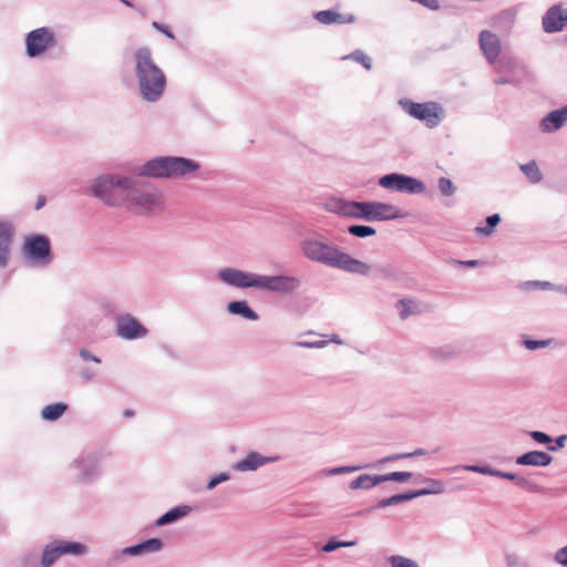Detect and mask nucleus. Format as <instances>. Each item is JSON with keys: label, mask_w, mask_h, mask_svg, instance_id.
Here are the masks:
<instances>
[{"label": "nucleus", "mask_w": 567, "mask_h": 567, "mask_svg": "<svg viewBox=\"0 0 567 567\" xmlns=\"http://www.w3.org/2000/svg\"><path fill=\"white\" fill-rule=\"evenodd\" d=\"M91 194L107 206H123L136 215L155 216L164 210L163 193L155 186L120 174L93 179Z\"/></svg>", "instance_id": "obj_1"}, {"label": "nucleus", "mask_w": 567, "mask_h": 567, "mask_svg": "<svg viewBox=\"0 0 567 567\" xmlns=\"http://www.w3.org/2000/svg\"><path fill=\"white\" fill-rule=\"evenodd\" d=\"M300 247L303 256L313 262L360 276H369L372 271V266L321 240L318 235L302 239Z\"/></svg>", "instance_id": "obj_2"}, {"label": "nucleus", "mask_w": 567, "mask_h": 567, "mask_svg": "<svg viewBox=\"0 0 567 567\" xmlns=\"http://www.w3.org/2000/svg\"><path fill=\"white\" fill-rule=\"evenodd\" d=\"M137 87L143 100L154 103L161 100L166 89V76L155 63L148 48H140L133 54Z\"/></svg>", "instance_id": "obj_3"}, {"label": "nucleus", "mask_w": 567, "mask_h": 567, "mask_svg": "<svg viewBox=\"0 0 567 567\" xmlns=\"http://www.w3.org/2000/svg\"><path fill=\"white\" fill-rule=\"evenodd\" d=\"M331 210L338 215L365 221H383L401 217L400 209L382 202H355L339 199Z\"/></svg>", "instance_id": "obj_4"}, {"label": "nucleus", "mask_w": 567, "mask_h": 567, "mask_svg": "<svg viewBox=\"0 0 567 567\" xmlns=\"http://www.w3.org/2000/svg\"><path fill=\"white\" fill-rule=\"evenodd\" d=\"M200 168L194 159L182 156H158L140 167V175L155 178H189Z\"/></svg>", "instance_id": "obj_5"}, {"label": "nucleus", "mask_w": 567, "mask_h": 567, "mask_svg": "<svg viewBox=\"0 0 567 567\" xmlns=\"http://www.w3.org/2000/svg\"><path fill=\"white\" fill-rule=\"evenodd\" d=\"M22 256L25 264L32 268L48 267L53 260L50 239L45 235L25 237Z\"/></svg>", "instance_id": "obj_6"}, {"label": "nucleus", "mask_w": 567, "mask_h": 567, "mask_svg": "<svg viewBox=\"0 0 567 567\" xmlns=\"http://www.w3.org/2000/svg\"><path fill=\"white\" fill-rule=\"evenodd\" d=\"M104 454L100 450H83L71 464L75 471L76 481L80 483H92L102 474Z\"/></svg>", "instance_id": "obj_7"}, {"label": "nucleus", "mask_w": 567, "mask_h": 567, "mask_svg": "<svg viewBox=\"0 0 567 567\" xmlns=\"http://www.w3.org/2000/svg\"><path fill=\"white\" fill-rule=\"evenodd\" d=\"M399 105L411 117L424 122L429 128L439 126L442 121L443 109L436 102L416 103L401 99Z\"/></svg>", "instance_id": "obj_8"}, {"label": "nucleus", "mask_w": 567, "mask_h": 567, "mask_svg": "<svg viewBox=\"0 0 567 567\" xmlns=\"http://www.w3.org/2000/svg\"><path fill=\"white\" fill-rule=\"evenodd\" d=\"M87 551L84 544L54 539L47 544L41 553L40 566L52 567L63 555L82 556Z\"/></svg>", "instance_id": "obj_9"}, {"label": "nucleus", "mask_w": 567, "mask_h": 567, "mask_svg": "<svg viewBox=\"0 0 567 567\" xmlns=\"http://www.w3.org/2000/svg\"><path fill=\"white\" fill-rule=\"evenodd\" d=\"M56 44V35L52 29L41 27L27 33L25 54L31 58H38Z\"/></svg>", "instance_id": "obj_10"}, {"label": "nucleus", "mask_w": 567, "mask_h": 567, "mask_svg": "<svg viewBox=\"0 0 567 567\" xmlns=\"http://www.w3.org/2000/svg\"><path fill=\"white\" fill-rule=\"evenodd\" d=\"M301 285V279L292 275H259L258 289L278 295H292Z\"/></svg>", "instance_id": "obj_11"}, {"label": "nucleus", "mask_w": 567, "mask_h": 567, "mask_svg": "<svg viewBox=\"0 0 567 567\" xmlns=\"http://www.w3.org/2000/svg\"><path fill=\"white\" fill-rule=\"evenodd\" d=\"M481 50L488 63L495 64V69L498 72L504 70H512L514 62L512 60H501L497 62V58L501 53V40L497 34L483 30L478 37Z\"/></svg>", "instance_id": "obj_12"}, {"label": "nucleus", "mask_w": 567, "mask_h": 567, "mask_svg": "<svg viewBox=\"0 0 567 567\" xmlns=\"http://www.w3.org/2000/svg\"><path fill=\"white\" fill-rule=\"evenodd\" d=\"M379 185L385 189L405 194H422L426 188L422 181L399 173H391L380 177Z\"/></svg>", "instance_id": "obj_13"}, {"label": "nucleus", "mask_w": 567, "mask_h": 567, "mask_svg": "<svg viewBox=\"0 0 567 567\" xmlns=\"http://www.w3.org/2000/svg\"><path fill=\"white\" fill-rule=\"evenodd\" d=\"M217 279L229 287L238 289H258L259 275L244 271L234 267H224L217 270Z\"/></svg>", "instance_id": "obj_14"}, {"label": "nucleus", "mask_w": 567, "mask_h": 567, "mask_svg": "<svg viewBox=\"0 0 567 567\" xmlns=\"http://www.w3.org/2000/svg\"><path fill=\"white\" fill-rule=\"evenodd\" d=\"M546 33H557L567 27V3L557 2L550 6L542 19Z\"/></svg>", "instance_id": "obj_15"}, {"label": "nucleus", "mask_w": 567, "mask_h": 567, "mask_svg": "<svg viewBox=\"0 0 567 567\" xmlns=\"http://www.w3.org/2000/svg\"><path fill=\"white\" fill-rule=\"evenodd\" d=\"M115 333L124 340L142 339L147 336V329L131 315H124L117 318L115 323Z\"/></svg>", "instance_id": "obj_16"}, {"label": "nucleus", "mask_w": 567, "mask_h": 567, "mask_svg": "<svg viewBox=\"0 0 567 567\" xmlns=\"http://www.w3.org/2000/svg\"><path fill=\"white\" fill-rule=\"evenodd\" d=\"M13 237L12 223L0 219V268H6L9 264Z\"/></svg>", "instance_id": "obj_17"}, {"label": "nucleus", "mask_w": 567, "mask_h": 567, "mask_svg": "<svg viewBox=\"0 0 567 567\" xmlns=\"http://www.w3.org/2000/svg\"><path fill=\"white\" fill-rule=\"evenodd\" d=\"M278 460V456H262L258 452H249L243 460L233 464V468L238 472H249L256 471L259 467L275 462Z\"/></svg>", "instance_id": "obj_18"}, {"label": "nucleus", "mask_w": 567, "mask_h": 567, "mask_svg": "<svg viewBox=\"0 0 567 567\" xmlns=\"http://www.w3.org/2000/svg\"><path fill=\"white\" fill-rule=\"evenodd\" d=\"M567 123V105L549 112L539 123L543 133H554Z\"/></svg>", "instance_id": "obj_19"}, {"label": "nucleus", "mask_w": 567, "mask_h": 567, "mask_svg": "<svg viewBox=\"0 0 567 567\" xmlns=\"http://www.w3.org/2000/svg\"><path fill=\"white\" fill-rule=\"evenodd\" d=\"M515 462L522 466L546 467L551 464L553 456L543 451H529L517 456Z\"/></svg>", "instance_id": "obj_20"}, {"label": "nucleus", "mask_w": 567, "mask_h": 567, "mask_svg": "<svg viewBox=\"0 0 567 567\" xmlns=\"http://www.w3.org/2000/svg\"><path fill=\"white\" fill-rule=\"evenodd\" d=\"M163 548V542L159 538H150L136 545L122 549V555L143 556L146 554L157 553Z\"/></svg>", "instance_id": "obj_21"}, {"label": "nucleus", "mask_w": 567, "mask_h": 567, "mask_svg": "<svg viewBox=\"0 0 567 567\" xmlns=\"http://www.w3.org/2000/svg\"><path fill=\"white\" fill-rule=\"evenodd\" d=\"M315 19L326 25L349 24L355 21L353 14H342L334 10H321L315 13Z\"/></svg>", "instance_id": "obj_22"}, {"label": "nucleus", "mask_w": 567, "mask_h": 567, "mask_svg": "<svg viewBox=\"0 0 567 567\" xmlns=\"http://www.w3.org/2000/svg\"><path fill=\"white\" fill-rule=\"evenodd\" d=\"M227 312L233 316H239L246 320L257 321L258 313L250 308L246 300H235L227 303Z\"/></svg>", "instance_id": "obj_23"}, {"label": "nucleus", "mask_w": 567, "mask_h": 567, "mask_svg": "<svg viewBox=\"0 0 567 567\" xmlns=\"http://www.w3.org/2000/svg\"><path fill=\"white\" fill-rule=\"evenodd\" d=\"M192 512L188 505H178L171 508L168 512L158 517L155 522L156 526H164L177 522L178 519L187 516Z\"/></svg>", "instance_id": "obj_24"}, {"label": "nucleus", "mask_w": 567, "mask_h": 567, "mask_svg": "<svg viewBox=\"0 0 567 567\" xmlns=\"http://www.w3.org/2000/svg\"><path fill=\"white\" fill-rule=\"evenodd\" d=\"M382 483L381 475L362 474L350 482L351 489H370Z\"/></svg>", "instance_id": "obj_25"}, {"label": "nucleus", "mask_w": 567, "mask_h": 567, "mask_svg": "<svg viewBox=\"0 0 567 567\" xmlns=\"http://www.w3.org/2000/svg\"><path fill=\"white\" fill-rule=\"evenodd\" d=\"M68 410V404L59 402L44 406L41 416L45 421H56Z\"/></svg>", "instance_id": "obj_26"}, {"label": "nucleus", "mask_w": 567, "mask_h": 567, "mask_svg": "<svg viewBox=\"0 0 567 567\" xmlns=\"http://www.w3.org/2000/svg\"><path fill=\"white\" fill-rule=\"evenodd\" d=\"M519 168L532 184H538L543 179V173L535 161L522 164Z\"/></svg>", "instance_id": "obj_27"}, {"label": "nucleus", "mask_w": 567, "mask_h": 567, "mask_svg": "<svg viewBox=\"0 0 567 567\" xmlns=\"http://www.w3.org/2000/svg\"><path fill=\"white\" fill-rule=\"evenodd\" d=\"M398 309L400 310L401 319H406L411 315H415L420 311L419 305L411 299H401L396 303Z\"/></svg>", "instance_id": "obj_28"}, {"label": "nucleus", "mask_w": 567, "mask_h": 567, "mask_svg": "<svg viewBox=\"0 0 567 567\" xmlns=\"http://www.w3.org/2000/svg\"><path fill=\"white\" fill-rule=\"evenodd\" d=\"M499 214H493L486 218L485 226H478L475 228L476 234L482 236H491L494 233V228L499 224Z\"/></svg>", "instance_id": "obj_29"}, {"label": "nucleus", "mask_w": 567, "mask_h": 567, "mask_svg": "<svg viewBox=\"0 0 567 567\" xmlns=\"http://www.w3.org/2000/svg\"><path fill=\"white\" fill-rule=\"evenodd\" d=\"M342 60H353L360 63L365 70L372 69V60L362 50H355L352 53L342 56Z\"/></svg>", "instance_id": "obj_30"}, {"label": "nucleus", "mask_w": 567, "mask_h": 567, "mask_svg": "<svg viewBox=\"0 0 567 567\" xmlns=\"http://www.w3.org/2000/svg\"><path fill=\"white\" fill-rule=\"evenodd\" d=\"M348 233L358 238H367L377 234L375 228L367 225H351L348 227Z\"/></svg>", "instance_id": "obj_31"}, {"label": "nucleus", "mask_w": 567, "mask_h": 567, "mask_svg": "<svg viewBox=\"0 0 567 567\" xmlns=\"http://www.w3.org/2000/svg\"><path fill=\"white\" fill-rule=\"evenodd\" d=\"M495 477L513 481L516 483V485H518L520 487L530 488V482L527 478L519 476L517 474H514V473H508V472H503V471L496 470Z\"/></svg>", "instance_id": "obj_32"}, {"label": "nucleus", "mask_w": 567, "mask_h": 567, "mask_svg": "<svg viewBox=\"0 0 567 567\" xmlns=\"http://www.w3.org/2000/svg\"><path fill=\"white\" fill-rule=\"evenodd\" d=\"M357 545V540H337L336 538L329 539L322 547V551L331 553L338 548L352 547Z\"/></svg>", "instance_id": "obj_33"}, {"label": "nucleus", "mask_w": 567, "mask_h": 567, "mask_svg": "<svg viewBox=\"0 0 567 567\" xmlns=\"http://www.w3.org/2000/svg\"><path fill=\"white\" fill-rule=\"evenodd\" d=\"M427 482L430 483V487L415 491V493H420L419 497L424 495L442 494L444 492V485L441 481L427 480Z\"/></svg>", "instance_id": "obj_34"}, {"label": "nucleus", "mask_w": 567, "mask_h": 567, "mask_svg": "<svg viewBox=\"0 0 567 567\" xmlns=\"http://www.w3.org/2000/svg\"><path fill=\"white\" fill-rule=\"evenodd\" d=\"M367 467V465H347V466H338L332 467L323 471L324 475L331 476V475H340V474H348L352 472L360 471L362 468Z\"/></svg>", "instance_id": "obj_35"}, {"label": "nucleus", "mask_w": 567, "mask_h": 567, "mask_svg": "<svg viewBox=\"0 0 567 567\" xmlns=\"http://www.w3.org/2000/svg\"><path fill=\"white\" fill-rule=\"evenodd\" d=\"M388 560L391 567H420L413 559L401 555H392Z\"/></svg>", "instance_id": "obj_36"}, {"label": "nucleus", "mask_w": 567, "mask_h": 567, "mask_svg": "<svg viewBox=\"0 0 567 567\" xmlns=\"http://www.w3.org/2000/svg\"><path fill=\"white\" fill-rule=\"evenodd\" d=\"M412 476H413V474L411 472H391V473L381 475V480H382V483L390 482V481L404 483V482H408Z\"/></svg>", "instance_id": "obj_37"}, {"label": "nucleus", "mask_w": 567, "mask_h": 567, "mask_svg": "<svg viewBox=\"0 0 567 567\" xmlns=\"http://www.w3.org/2000/svg\"><path fill=\"white\" fill-rule=\"evenodd\" d=\"M437 186L443 196H452L456 190L452 181L446 177L439 178Z\"/></svg>", "instance_id": "obj_38"}, {"label": "nucleus", "mask_w": 567, "mask_h": 567, "mask_svg": "<svg viewBox=\"0 0 567 567\" xmlns=\"http://www.w3.org/2000/svg\"><path fill=\"white\" fill-rule=\"evenodd\" d=\"M463 468L468 472L494 476V477L496 474V470L491 467L489 465H464Z\"/></svg>", "instance_id": "obj_39"}, {"label": "nucleus", "mask_w": 567, "mask_h": 567, "mask_svg": "<svg viewBox=\"0 0 567 567\" xmlns=\"http://www.w3.org/2000/svg\"><path fill=\"white\" fill-rule=\"evenodd\" d=\"M434 358L450 359L456 355V350L452 346H445L432 350Z\"/></svg>", "instance_id": "obj_40"}, {"label": "nucleus", "mask_w": 567, "mask_h": 567, "mask_svg": "<svg viewBox=\"0 0 567 567\" xmlns=\"http://www.w3.org/2000/svg\"><path fill=\"white\" fill-rule=\"evenodd\" d=\"M229 480H230V474H229V473H227V472H221V473H219V474H217V475L213 476V477L208 481V483H207V485H206V488H207L208 491H212V489H214L217 485H219V484H221V483H224V482H227V481H229Z\"/></svg>", "instance_id": "obj_41"}, {"label": "nucleus", "mask_w": 567, "mask_h": 567, "mask_svg": "<svg viewBox=\"0 0 567 567\" xmlns=\"http://www.w3.org/2000/svg\"><path fill=\"white\" fill-rule=\"evenodd\" d=\"M419 494L420 493H415V491H410V492H406V493L392 495V496H390L391 497V502H392V506L396 505V504H400V503H403V502L412 501V499L419 497Z\"/></svg>", "instance_id": "obj_42"}, {"label": "nucleus", "mask_w": 567, "mask_h": 567, "mask_svg": "<svg viewBox=\"0 0 567 567\" xmlns=\"http://www.w3.org/2000/svg\"><path fill=\"white\" fill-rule=\"evenodd\" d=\"M38 565V555L37 553L29 551L21 556L20 566L21 567H37Z\"/></svg>", "instance_id": "obj_43"}, {"label": "nucleus", "mask_w": 567, "mask_h": 567, "mask_svg": "<svg viewBox=\"0 0 567 567\" xmlns=\"http://www.w3.org/2000/svg\"><path fill=\"white\" fill-rule=\"evenodd\" d=\"M528 435L538 444H546L548 446L553 442L551 436L542 431H530Z\"/></svg>", "instance_id": "obj_44"}, {"label": "nucleus", "mask_w": 567, "mask_h": 567, "mask_svg": "<svg viewBox=\"0 0 567 567\" xmlns=\"http://www.w3.org/2000/svg\"><path fill=\"white\" fill-rule=\"evenodd\" d=\"M550 343V340H532V339H525L523 341V344L528 350H537L542 348H546Z\"/></svg>", "instance_id": "obj_45"}, {"label": "nucleus", "mask_w": 567, "mask_h": 567, "mask_svg": "<svg viewBox=\"0 0 567 567\" xmlns=\"http://www.w3.org/2000/svg\"><path fill=\"white\" fill-rule=\"evenodd\" d=\"M554 561L563 567H567V545L557 549L553 557Z\"/></svg>", "instance_id": "obj_46"}, {"label": "nucleus", "mask_w": 567, "mask_h": 567, "mask_svg": "<svg viewBox=\"0 0 567 567\" xmlns=\"http://www.w3.org/2000/svg\"><path fill=\"white\" fill-rule=\"evenodd\" d=\"M375 270L382 278H393L395 276V270L391 265H381L375 267Z\"/></svg>", "instance_id": "obj_47"}, {"label": "nucleus", "mask_w": 567, "mask_h": 567, "mask_svg": "<svg viewBox=\"0 0 567 567\" xmlns=\"http://www.w3.org/2000/svg\"><path fill=\"white\" fill-rule=\"evenodd\" d=\"M566 441H567V434H561L555 439V444H550L547 446V450L549 452H557L558 450H560L565 446Z\"/></svg>", "instance_id": "obj_48"}, {"label": "nucleus", "mask_w": 567, "mask_h": 567, "mask_svg": "<svg viewBox=\"0 0 567 567\" xmlns=\"http://www.w3.org/2000/svg\"><path fill=\"white\" fill-rule=\"evenodd\" d=\"M152 27L157 30L158 32L165 34L167 38L174 40L175 39V35L174 33L169 30V28L163 23H159L157 21H153L152 22Z\"/></svg>", "instance_id": "obj_49"}, {"label": "nucleus", "mask_w": 567, "mask_h": 567, "mask_svg": "<svg viewBox=\"0 0 567 567\" xmlns=\"http://www.w3.org/2000/svg\"><path fill=\"white\" fill-rule=\"evenodd\" d=\"M79 355L84 361H92L94 363H101V359L93 353H91L87 349H81L79 351Z\"/></svg>", "instance_id": "obj_50"}, {"label": "nucleus", "mask_w": 567, "mask_h": 567, "mask_svg": "<svg viewBox=\"0 0 567 567\" xmlns=\"http://www.w3.org/2000/svg\"><path fill=\"white\" fill-rule=\"evenodd\" d=\"M525 286L540 288L543 290H549V289L554 288V285L551 282L540 281V280L527 281V282H525Z\"/></svg>", "instance_id": "obj_51"}, {"label": "nucleus", "mask_w": 567, "mask_h": 567, "mask_svg": "<svg viewBox=\"0 0 567 567\" xmlns=\"http://www.w3.org/2000/svg\"><path fill=\"white\" fill-rule=\"evenodd\" d=\"M327 344V341H313V342H310V341H301V342H298V346L299 347H302V348H309V349H319V348H323L324 346Z\"/></svg>", "instance_id": "obj_52"}, {"label": "nucleus", "mask_w": 567, "mask_h": 567, "mask_svg": "<svg viewBox=\"0 0 567 567\" xmlns=\"http://www.w3.org/2000/svg\"><path fill=\"white\" fill-rule=\"evenodd\" d=\"M80 377L83 381L90 382L95 379L96 373L90 369L84 368L80 371Z\"/></svg>", "instance_id": "obj_53"}, {"label": "nucleus", "mask_w": 567, "mask_h": 567, "mask_svg": "<svg viewBox=\"0 0 567 567\" xmlns=\"http://www.w3.org/2000/svg\"><path fill=\"white\" fill-rule=\"evenodd\" d=\"M493 82L496 85L514 84L515 79L513 76H498V78H495Z\"/></svg>", "instance_id": "obj_54"}, {"label": "nucleus", "mask_w": 567, "mask_h": 567, "mask_svg": "<svg viewBox=\"0 0 567 567\" xmlns=\"http://www.w3.org/2000/svg\"><path fill=\"white\" fill-rule=\"evenodd\" d=\"M419 3L431 10H439L440 4L437 0H420Z\"/></svg>", "instance_id": "obj_55"}, {"label": "nucleus", "mask_w": 567, "mask_h": 567, "mask_svg": "<svg viewBox=\"0 0 567 567\" xmlns=\"http://www.w3.org/2000/svg\"><path fill=\"white\" fill-rule=\"evenodd\" d=\"M505 559H506V564L508 567H515V566H517V564L519 561L518 556L515 554L506 555Z\"/></svg>", "instance_id": "obj_56"}, {"label": "nucleus", "mask_w": 567, "mask_h": 567, "mask_svg": "<svg viewBox=\"0 0 567 567\" xmlns=\"http://www.w3.org/2000/svg\"><path fill=\"white\" fill-rule=\"evenodd\" d=\"M401 458H406V456H404V453L393 454V455L386 456V457L380 460L378 463L379 464H384L386 462H391V461H395V460H401Z\"/></svg>", "instance_id": "obj_57"}, {"label": "nucleus", "mask_w": 567, "mask_h": 567, "mask_svg": "<svg viewBox=\"0 0 567 567\" xmlns=\"http://www.w3.org/2000/svg\"><path fill=\"white\" fill-rule=\"evenodd\" d=\"M388 506H392L391 497L380 499L374 508H385Z\"/></svg>", "instance_id": "obj_58"}, {"label": "nucleus", "mask_w": 567, "mask_h": 567, "mask_svg": "<svg viewBox=\"0 0 567 567\" xmlns=\"http://www.w3.org/2000/svg\"><path fill=\"white\" fill-rule=\"evenodd\" d=\"M425 454H426L425 450L416 449L413 452L404 453V456H406V458H410V457H414V456H422V455H425Z\"/></svg>", "instance_id": "obj_59"}, {"label": "nucleus", "mask_w": 567, "mask_h": 567, "mask_svg": "<svg viewBox=\"0 0 567 567\" xmlns=\"http://www.w3.org/2000/svg\"><path fill=\"white\" fill-rule=\"evenodd\" d=\"M501 16L513 20L516 16V9H506L502 11Z\"/></svg>", "instance_id": "obj_60"}, {"label": "nucleus", "mask_w": 567, "mask_h": 567, "mask_svg": "<svg viewBox=\"0 0 567 567\" xmlns=\"http://www.w3.org/2000/svg\"><path fill=\"white\" fill-rule=\"evenodd\" d=\"M460 264H461L462 266H465V267H476V266H478L481 262H480V260L473 259V260L460 261Z\"/></svg>", "instance_id": "obj_61"}, {"label": "nucleus", "mask_w": 567, "mask_h": 567, "mask_svg": "<svg viewBox=\"0 0 567 567\" xmlns=\"http://www.w3.org/2000/svg\"><path fill=\"white\" fill-rule=\"evenodd\" d=\"M44 203H45L44 197H40V198L38 199L37 204H35V209H37V210H38V209H40V208L44 205Z\"/></svg>", "instance_id": "obj_62"}, {"label": "nucleus", "mask_w": 567, "mask_h": 567, "mask_svg": "<svg viewBox=\"0 0 567 567\" xmlns=\"http://www.w3.org/2000/svg\"><path fill=\"white\" fill-rule=\"evenodd\" d=\"M133 415H134V411H133V410H131V409H125V410L123 411V416H124V417H131V416H133Z\"/></svg>", "instance_id": "obj_63"}, {"label": "nucleus", "mask_w": 567, "mask_h": 567, "mask_svg": "<svg viewBox=\"0 0 567 567\" xmlns=\"http://www.w3.org/2000/svg\"><path fill=\"white\" fill-rule=\"evenodd\" d=\"M558 291L564 292L567 295V286H559L556 288Z\"/></svg>", "instance_id": "obj_64"}]
</instances>
